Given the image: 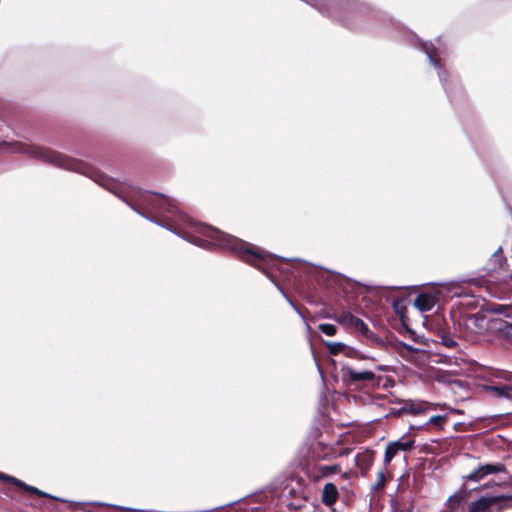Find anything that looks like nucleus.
Here are the masks:
<instances>
[{"instance_id": "f8f14e48", "label": "nucleus", "mask_w": 512, "mask_h": 512, "mask_svg": "<svg viewBox=\"0 0 512 512\" xmlns=\"http://www.w3.org/2000/svg\"><path fill=\"white\" fill-rule=\"evenodd\" d=\"M339 498V492L336 485L332 482H327L322 491L321 501L326 506H332Z\"/></svg>"}, {"instance_id": "5701e85b", "label": "nucleus", "mask_w": 512, "mask_h": 512, "mask_svg": "<svg viewBox=\"0 0 512 512\" xmlns=\"http://www.w3.org/2000/svg\"><path fill=\"white\" fill-rule=\"evenodd\" d=\"M323 343L326 346L329 354L332 356H336L340 352L344 351L345 348H348V345L344 342L323 341Z\"/></svg>"}, {"instance_id": "9d476101", "label": "nucleus", "mask_w": 512, "mask_h": 512, "mask_svg": "<svg viewBox=\"0 0 512 512\" xmlns=\"http://www.w3.org/2000/svg\"><path fill=\"white\" fill-rule=\"evenodd\" d=\"M473 491H476V488L468 489L464 484L459 490L448 497L445 504L457 510L460 505L466 502Z\"/></svg>"}, {"instance_id": "c9c22d12", "label": "nucleus", "mask_w": 512, "mask_h": 512, "mask_svg": "<svg viewBox=\"0 0 512 512\" xmlns=\"http://www.w3.org/2000/svg\"><path fill=\"white\" fill-rule=\"evenodd\" d=\"M287 507L292 509V510H299L302 507V505L299 504V503H295V502H289L287 504Z\"/></svg>"}, {"instance_id": "423d86ee", "label": "nucleus", "mask_w": 512, "mask_h": 512, "mask_svg": "<svg viewBox=\"0 0 512 512\" xmlns=\"http://www.w3.org/2000/svg\"><path fill=\"white\" fill-rule=\"evenodd\" d=\"M341 376L346 386L365 381L372 382L374 385L379 386L382 380V376H377L370 370L356 371L346 364H343L341 367Z\"/></svg>"}, {"instance_id": "a211bd4d", "label": "nucleus", "mask_w": 512, "mask_h": 512, "mask_svg": "<svg viewBox=\"0 0 512 512\" xmlns=\"http://www.w3.org/2000/svg\"><path fill=\"white\" fill-rule=\"evenodd\" d=\"M479 465H480L482 475L484 477L491 475V474L506 472V466L501 462L485 463V464H479Z\"/></svg>"}, {"instance_id": "2f4dec72", "label": "nucleus", "mask_w": 512, "mask_h": 512, "mask_svg": "<svg viewBox=\"0 0 512 512\" xmlns=\"http://www.w3.org/2000/svg\"><path fill=\"white\" fill-rule=\"evenodd\" d=\"M473 474L475 475V479L477 482H479L480 480H482L484 478V476L482 475V472H481V469H480V465H478L477 467H475L473 470H472Z\"/></svg>"}, {"instance_id": "49530a36", "label": "nucleus", "mask_w": 512, "mask_h": 512, "mask_svg": "<svg viewBox=\"0 0 512 512\" xmlns=\"http://www.w3.org/2000/svg\"><path fill=\"white\" fill-rule=\"evenodd\" d=\"M444 512H456V509L450 507V506H447L446 510Z\"/></svg>"}, {"instance_id": "cd10ccee", "label": "nucleus", "mask_w": 512, "mask_h": 512, "mask_svg": "<svg viewBox=\"0 0 512 512\" xmlns=\"http://www.w3.org/2000/svg\"><path fill=\"white\" fill-rule=\"evenodd\" d=\"M492 258L494 259L493 261L494 262H497L499 266H502L504 264H506L507 262V259L506 257L503 255V252H502V247H499L493 254H492Z\"/></svg>"}, {"instance_id": "58836bf2", "label": "nucleus", "mask_w": 512, "mask_h": 512, "mask_svg": "<svg viewBox=\"0 0 512 512\" xmlns=\"http://www.w3.org/2000/svg\"><path fill=\"white\" fill-rule=\"evenodd\" d=\"M382 288L383 289L397 290V289H407V286H403V287H400V286H383Z\"/></svg>"}, {"instance_id": "09e8293b", "label": "nucleus", "mask_w": 512, "mask_h": 512, "mask_svg": "<svg viewBox=\"0 0 512 512\" xmlns=\"http://www.w3.org/2000/svg\"><path fill=\"white\" fill-rule=\"evenodd\" d=\"M131 188L136 191L137 193H140L142 190L139 187L131 186Z\"/></svg>"}, {"instance_id": "473e14b6", "label": "nucleus", "mask_w": 512, "mask_h": 512, "mask_svg": "<svg viewBox=\"0 0 512 512\" xmlns=\"http://www.w3.org/2000/svg\"><path fill=\"white\" fill-rule=\"evenodd\" d=\"M291 307L293 308V310L304 320H305V316L304 314L302 313V311L298 308V306L294 303L293 305H291ZM306 323V326H307V329L310 330V326L307 322Z\"/></svg>"}, {"instance_id": "9b49d317", "label": "nucleus", "mask_w": 512, "mask_h": 512, "mask_svg": "<svg viewBox=\"0 0 512 512\" xmlns=\"http://www.w3.org/2000/svg\"><path fill=\"white\" fill-rule=\"evenodd\" d=\"M437 303V298L430 294L425 292H420L414 299L413 305L420 311V312H428L433 309L435 304Z\"/></svg>"}, {"instance_id": "c03bdc74", "label": "nucleus", "mask_w": 512, "mask_h": 512, "mask_svg": "<svg viewBox=\"0 0 512 512\" xmlns=\"http://www.w3.org/2000/svg\"><path fill=\"white\" fill-rule=\"evenodd\" d=\"M450 413H457V414H463L462 410L456 409V408H450Z\"/></svg>"}, {"instance_id": "b1692460", "label": "nucleus", "mask_w": 512, "mask_h": 512, "mask_svg": "<svg viewBox=\"0 0 512 512\" xmlns=\"http://www.w3.org/2000/svg\"><path fill=\"white\" fill-rule=\"evenodd\" d=\"M390 345L393 346L396 350H398V348L401 347L408 352L416 353L419 351L418 348H415L414 346H412L402 340H399L397 337H394V340L392 342H390Z\"/></svg>"}, {"instance_id": "de8ad7c7", "label": "nucleus", "mask_w": 512, "mask_h": 512, "mask_svg": "<svg viewBox=\"0 0 512 512\" xmlns=\"http://www.w3.org/2000/svg\"><path fill=\"white\" fill-rule=\"evenodd\" d=\"M344 479H349V473L348 472H344L342 473L341 475Z\"/></svg>"}, {"instance_id": "412c9836", "label": "nucleus", "mask_w": 512, "mask_h": 512, "mask_svg": "<svg viewBox=\"0 0 512 512\" xmlns=\"http://www.w3.org/2000/svg\"><path fill=\"white\" fill-rule=\"evenodd\" d=\"M302 472L313 482L319 481V466L311 465L309 463L302 464Z\"/></svg>"}, {"instance_id": "72a5a7b5", "label": "nucleus", "mask_w": 512, "mask_h": 512, "mask_svg": "<svg viewBox=\"0 0 512 512\" xmlns=\"http://www.w3.org/2000/svg\"><path fill=\"white\" fill-rule=\"evenodd\" d=\"M291 307L293 308V310L304 320H305V316L304 314L302 313V311L298 308V306L294 303L293 305H291ZM306 323V326H307V329L310 330V326L307 322Z\"/></svg>"}, {"instance_id": "79ce46f5", "label": "nucleus", "mask_w": 512, "mask_h": 512, "mask_svg": "<svg viewBox=\"0 0 512 512\" xmlns=\"http://www.w3.org/2000/svg\"><path fill=\"white\" fill-rule=\"evenodd\" d=\"M162 224H163L164 226L168 227V228H169V229H168L169 231L173 232L174 234H177V235H178V237L185 239V238L183 237V235L178 234V233H177L176 231H174V230H173L169 225H166V224H164L163 222H162Z\"/></svg>"}, {"instance_id": "a19ab883", "label": "nucleus", "mask_w": 512, "mask_h": 512, "mask_svg": "<svg viewBox=\"0 0 512 512\" xmlns=\"http://www.w3.org/2000/svg\"><path fill=\"white\" fill-rule=\"evenodd\" d=\"M315 362H316L317 370H318V372H319V374H320V376H321L322 380L324 381V374H323V370H322V368H321L320 364L317 362V360H316V359H315Z\"/></svg>"}, {"instance_id": "6e6d98bb", "label": "nucleus", "mask_w": 512, "mask_h": 512, "mask_svg": "<svg viewBox=\"0 0 512 512\" xmlns=\"http://www.w3.org/2000/svg\"><path fill=\"white\" fill-rule=\"evenodd\" d=\"M188 242H190L191 244H194V241L191 239H188Z\"/></svg>"}, {"instance_id": "ea45409f", "label": "nucleus", "mask_w": 512, "mask_h": 512, "mask_svg": "<svg viewBox=\"0 0 512 512\" xmlns=\"http://www.w3.org/2000/svg\"><path fill=\"white\" fill-rule=\"evenodd\" d=\"M376 370L386 372L389 370V367L386 365H377Z\"/></svg>"}, {"instance_id": "a18cd8bd", "label": "nucleus", "mask_w": 512, "mask_h": 512, "mask_svg": "<svg viewBox=\"0 0 512 512\" xmlns=\"http://www.w3.org/2000/svg\"><path fill=\"white\" fill-rule=\"evenodd\" d=\"M462 425H464V422H457V423H455L454 424V430L458 431Z\"/></svg>"}, {"instance_id": "603ef678", "label": "nucleus", "mask_w": 512, "mask_h": 512, "mask_svg": "<svg viewBox=\"0 0 512 512\" xmlns=\"http://www.w3.org/2000/svg\"><path fill=\"white\" fill-rule=\"evenodd\" d=\"M508 278H509L510 280H512V270L510 271V273H509V275H508Z\"/></svg>"}, {"instance_id": "0eeeda50", "label": "nucleus", "mask_w": 512, "mask_h": 512, "mask_svg": "<svg viewBox=\"0 0 512 512\" xmlns=\"http://www.w3.org/2000/svg\"><path fill=\"white\" fill-rule=\"evenodd\" d=\"M143 192L156 196V199L148 200L147 203L160 213L177 215L179 209L167 195L155 191L143 190Z\"/></svg>"}, {"instance_id": "39448f33", "label": "nucleus", "mask_w": 512, "mask_h": 512, "mask_svg": "<svg viewBox=\"0 0 512 512\" xmlns=\"http://www.w3.org/2000/svg\"><path fill=\"white\" fill-rule=\"evenodd\" d=\"M0 481H3L5 483L11 484V485H14L18 489H20V490H22L24 492H28V493H30L32 495H35V496H38V497H44V498L52 499V500H55V501H59V502H63V503H68L71 508H75L76 506L82 504L81 502H78V501H72V500H68L66 498L54 496V495H52L50 493H47L45 491H42V490L38 489L35 486H32V485H29V484L25 483L21 479H18V478L14 477L12 475H9V474H5L3 472H0Z\"/></svg>"}, {"instance_id": "f257e3e1", "label": "nucleus", "mask_w": 512, "mask_h": 512, "mask_svg": "<svg viewBox=\"0 0 512 512\" xmlns=\"http://www.w3.org/2000/svg\"><path fill=\"white\" fill-rule=\"evenodd\" d=\"M21 150L23 153L28 154L29 156L33 157L36 160H40L44 163L50 164L57 168L76 172L89 177L99 186L114 194L117 198L123 201L131 210H133L141 217L147 219L152 223H155L158 226H161L165 229H169L168 227L162 224V221H159L158 219L147 215L135 204H133L126 196H124L120 191L119 184L116 181V179L90 166L86 162L41 145L23 144Z\"/></svg>"}, {"instance_id": "e433bc0d", "label": "nucleus", "mask_w": 512, "mask_h": 512, "mask_svg": "<svg viewBox=\"0 0 512 512\" xmlns=\"http://www.w3.org/2000/svg\"><path fill=\"white\" fill-rule=\"evenodd\" d=\"M287 507L292 509V510H299L302 507V505L299 504V503H295V502H289L287 504Z\"/></svg>"}, {"instance_id": "dca6fc26", "label": "nucleus", "mask_w": 512, "mask_h": 512, "mask_svg": "<svg viewBox=\"0 0 512 512\" xmlns=\"http://www.w3.org/2000/svg\"><path fill=\"white\" fill-rule=\"evenodd\" d=\"M355 464L362 470V474L369 470L373 462V451L367 450L355 456Z\"/></svg>"}, {"instance_id": "c85d7f7f", "label": "nucleus", "mask_w": 512, "mask_h": 512, "mask_svg": "<svg viewBox=\"0 0 512 512\" xmlns=\"http://www.w3.org/2000/svg\"><path fill=\"white\" fill-rule=\"evenodd\" d=\"M483 277H484L483 274H478V275H475L473 277H461V278H459V282L474 284V285L478 286L479 285V280L481 278H483Z\"/></svg>"}, {"instance_id": "864d4df0", "label": "nucleus", "mask_w": 512, "mask_h": 512, "mask_svg": "<svg viewBox=\"0 0 512 512\" xmlns=\"http://www.w3.org/2000/svg\"><path fill=\"white\" fill-rule=\"evenodd\" d=\"M188 242H190L191 244H194V241L191 239H188Z\"/></svg>"}, {"instance_id": "1a4fd4ad", "label": "nucleus", "mask_w": 512, "mask_h": 512, "mask_svg": "<svg viewBox=\"0 0 512 512\" xmlns=\"http://www.w3.org/2000/svg\"><path fill=\"white\" fill-rule=\"evenodd\" d=\"M396 403H404V405L402 407H400L399 409H391V411L389 412V415H395V416H399V415H402L404 413H409L411 415H420L422 413H424L428 408L427 407H424V402L420 401V402H416L412 399H407V400H401V399H396L395 400Z\"/></svg>"}, {"instance_id": "393cba45", "label": "nucleus", "mask_w": 512, "mask_h": 512, "mask_svg": "<svg viewBox=\"0 0 512 512\" xmlns=\"http://www.w3.org/2000/svg\"><path fill=\"white\" fill-rule=\"evenodd\" d=\"M344 355L348 358H356L360 360L364 359H373L372 357H368L363 355L360 351H358L356 348L351 347L348 345V348L344 349Z\"/></svg>"}, {"instance_id": "f704fd0d", "label": "nucleus", "mask_w": 512, "mask_h": 512, "mask_svg": "<svg viewBox=\"0 0 512 512\" xmlns=\"http://www.w3.org/2000/svg\"><path fill=\"white\" fill-rule=\"evenodd\" d=\"M494 485H499V484H498V483H495V482H487V483H485L484 485H480V486L475 487V488H476V490L484 489V488H487V489H488V488L493 487Z\"/></svg>"}, {"instance_id": "c756f323", "label": "nucleus", "mask_w": 512, "mask_h": 512, "mask_svg": "<svg viewBox=\"0 0 512 512\" xmlns=\"http://www.w3.org/2000/svg\"><path fill=\"white\" fill-rule=\"evenodd\" d=\"M385 480V474L384 471H379L377 474V482L371 486V491H376L384 482Z\"/></svg>"}, {"instance_id": "3c124183", "label": "nucleus", "mask_w": 512, "mask_h": 512, "mask_svg": "<svg viewBox=\"0 0 512 512\" xmlns=\"http://www.w3.org/2000/svg\"><path fill=\"white\" fill-rule=\"evenodd\" d=\"M365 287L368 292H371L372 286L365 285Z\"/></svg>"}, {"instance_id": "7c9ffc66", "label": "nucleus", "mask_w": 512, "mask_h": 512, "mask_svg": "<svg viewBox=\"0 0 512 512\" xmlns=\"http://www.w3.org/2000/svg\"><path fill=\"white\" fill-rule=\"evenodd\" d=\"M402 327L405 329V331L410 335V337L413 340H417V334L411 327H409V325L407 324V320H405V325H402Z\"/></svg>"}, {"instance_id": "5fc2aeb1", "label": "nucleus", "mask_w": 512, "mask_h": 512, "mask_svg": "<svg viewBox=\"0 0 512 512\" xmlns=\"http://www.w3.org/2000/svg\"><path fill=\"white\" fill-rule=\"evenodd\" d=\"M188 242H190L191 244H194V241L191 239H188Z\"/></svg>"}, {"instance_id": "2eb2a0df", "label": "nucleus", "mask_w": 512, "mask_h": 512, "mask_svg": "<svg viewBox=\"0 0 512 512\" xmlns=\"http://www.w3.org/2000/svg\"><path fill=\"white\" fill-rule=\"evenodd\" d=\"M391 306L394 313L399 317L401 325H405V320H407L406 299L402 297H395L392 300Z\"/></svg>"}, {"instance_id": "6ab92c4d", "label": "nucleus", "mask_w": 512, "mask_h": 512, "mask_svg": "<svg viewBox=\"0 0 512 512\" xmlns=\"http://www.w3.org/2000/svg\"><path fill=\"white\" fill-rule=\"evenodd\" d=\"M447 419V416L446 414H442V415H433L429 418V420L427 422H425L424 424H421L417 427H414L413 425L410 426L411 429H423L424 427L428 426V425H435L438 427V429L442 430L443 429V422Z\"/></svg>"}, {"instance_id": "ddd939ff", "label": "nucleus", "mask_w": 512, "mask_h": 512, "mask_svg": "<svg viewBox=\"0 0 512 512\" xmlns=\"http://www.w3.org/2000/svg\"><path fill=\"white\" fill-rule=\"evenodd\" d=\"M351 319L354 322V325H352L351 327H354L358 334L364 335L368 339H370L374 342H377V343L382 342L380 337L376 333L371 331L369 329L368 325L361 318L357 317V318H351Z\"/></svg>"}, {"instance_id": "aec40b11", "label": "nucleus", "mask_w": 512, "mask_h": 512, "mask_svg": "<svg viewBox=\"0 0 512 512\" xmlns=\"http://www.w3.org/2000/svg\"><path fill=\"white\" fill-rule=\"evenodd\" d=\"M327 318L332 319L341 325L351 327L352 325H354V322L352 321L351 318H357V316L353 315L351 312H344L341 315H329L327 316Z\"/></svg>"}, {"instance_id": "37998d69", "label": "nucleus", "mask_w": 512, "mask_h": 512, "mask_svg": "<svg viewBox=\"0 0 512 512\" xmlns=\"http://www.w3.org/2000/svg\"><path fill=\"white\" fill-rule=\"evenodd\" d=\"M162 224H163L164 226L168 227V228H169V229H168L169 231L173 232L174 234H177V235H178V237L185 239V238L183 237V235L178 234V233H177L176 231H174V230H173L169 225H166V224H164L163 222H162Z\"/></svg>"}, {"instance_id": "f03ea898", "label": "nucleus", "mask_w": 512, "mask_h": 512, "mask_svg": "<svg viewBox=\"0 0 512 512\" xmlns=\"http://www.w3.org/2000/svg\"><path fill=\"white\" fill-rule=\"evenodd\" d=\"M207 236L210 237L219 247L230 250L241 260L260 270L275 285L277 290L290 306L295 303L278 283L277 275L274 272V268L282 272L283 269L280 265L282 263L294 261L295 259L268 253L254 244L248 243L238 237L224 233L212 227H209Z\"/></svg>"}, {"instance_id": "4be33fe9", "label": "nucleus", "mask_w": 512, "mask_h": 512, "mask_svg": "<svg viewBox=\"0 0 512 512\" xmlns=\"http://www.w3.org/2000/svg\"><path fill=\"white\" fill-rule=\"evenodd\" d=\"M341 467L339 464L333 465H319V480L327 478L333 474L340 472Z\"/></svg>"}, {"instance_id": "20e7f679", "label": "nucleus", "mask_w": 512, "mask_h": 512, "mask_svg": "<svg viewBox=\"0 0 512 512\" xmlns=\"http://www.w3.org/2000/svg\"><path fill=\"white\" fill-rule=\"evenodd\" d=\"M512 501V495L487 493L473 500L468 506V512H493L492 506L497 505V510L501 511Z\"/></svg>"}, {"instance_id": "4c0bfd02", "label": "nucleus", "mask_w": 512, "mask_h": 512, "mask_svg": "<svg viewBox=\"0 0 512 512\" xmlns=\"http://www.w3.org/2000/svg\"><path fill=\"white\" fill-rule=\"evenodd\" d=\"M462 478L466 481L477 482L475 479V475L473 474L472 471L468 475L463 476Z\"/></svg>"}, {"instance_id": "bb28decb", "label": "nucleus", "mask_w": 512, "mask_h": 512, "mask_svg": "<svg viewBox=\"0 0 512 512\" xmlns=\"http://www.w3.org/2000/svg\"><path fill=\"white\" fill-rule=\"evenodd\" d=\"M318 329L327 336H334L337 333V327L331 323H321Z\"/></svg>"}, {"instance_id": "8fccbe9b", "label": "nucleus", "mask_w": 512, "mask_h": 512, "mask_svg": "<svg viewBox=\"0 0 512 512\" xmlns=\"http://www.w3.org/2000/svg\"><path fill=\"white\" fill-rule=\"evenodd\" d=\"M407 512H413V505L412 504L408 507Z\"/></svg>"}, {"instance_id": "7ed1b4c3", "label": "nucleus", "mask_w": 512, "mask_h": 512, "mask_svg": "<svg viewBox=\"0 0 512 512\" xmlns=\"http://www.w3.org/2000/svg\"><path fill=\"white\" fill-rule=\"evenodd\" d=\"M412 39L414 40L415 48L422 51L426 55L430 65H432L437 70V75H438L439 81H440L450 103H453L454 99L452 96V91L449 87L448 72L440 63V58L437 54L436 47L434 46V44L431 41H424L420 37H418L416 34H412Z\"/></svg>"}, {"instance_id": "a878e982", "label": "nucleus", "mask_w": 512, "mask_h": 512, "mask_svg": "<svg viewBox=\"0 0 512 512\" xmlns=\"http://www.w3.org/2000/svg\"><path fill=\"white\" fill-rule=\"evenodd\" d=\"M438 336L441 339V343L448 348H454L458 345L457 341L446 332H439Z\"/></svg>"}, {"instance_id": "4468645a", "label": "nucleus", "mask_w": 512, "mask_h": 512, "mask_svg": "<svg viewBox=\"0 0 512 512\" xmlns=\"http://www.w3.org/2000/svg\"><path fill=\"white\" fill-rule=\"evenodd\" d=\"M487 391H491L497 398L512 400V386L507 384L485 386Z\"/></svg>"}, {"instance_id": "f3484780", "label": "nucleus", "mask_w": 512, "mask_h": 512, "mask_svg": "<svg viewBox=\"0 0 512 512\" xmlns=\"http://www.w3.org/2000/svg\"><path fill=\"white\" fill-rule=\"evenodd\" d=\"M496 331L500 338L512 344V322L500 319Z\"/></svg>"}, {"instance_id": "6e6552de", "label": "nucleus", "mask_w": 512, "mask_h": 512, "mask_svg": "<svg viewBox=\"0 0 512 512\" xmlns=\"http://www.w3.org/2000/svg\"><path fill=\"white\" fill-rule=\"evenodd\" d=\"M406 434L396 441H391L387 444L384 453V464H389L399 451L409 452L415 444L414 439L403 440Z\"/></svg>"}]
</instances>
